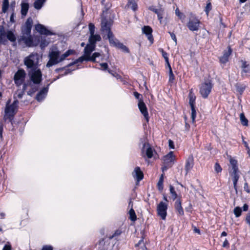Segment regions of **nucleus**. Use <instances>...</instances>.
<instances>
[{
    "label": "nucleus",
    "mask_w": 250,
    "mask_h": 250,
    "mask_svg": "<svg viewBox=\"0 0 250 250\" xmlns=\"http://www.w3.org/2000/svg\"><path fill=\"white\" fill-rule=\"evenodd\" d=\"M74 53V50L69 49L61 55V52L57 48L52 47L50 49L49 52L48 57L49 60L46 64V67H50L56 65L63 61L67 57Z\"/></svg>",
    "instance_id": "obj_1"
},
{
    "label": "nucleus",
    "mask_w": 250,
    "mask_h": 250,
    "mask_svg": "<svg viewBox=\"0 0 250 250\" xmlns=\"http://www.w3.org/2000/svg\"><path fill=\"white\" fill-rule=\"evenodd\" d=\"M40 56L37 53H33L24 59V64L28 70L31 69L39 68Z\"/></svg>",
    "instance_id": "obj_2"
},
{
    "label": "nucleus",
    "mask_w": 250,
    "mask_h": 250,
    "mask_svg": "<svg viewBox=\"0 0 250 250\" xmlns=\"http://www.w3.org/2000/svg\"><path fill=\"white\" fill-rule=\"evenodd\" d=\"M30 81L35 84H39L42 81V73L40 68L31 69L28 70Z\"/></svg>",
    "instance_id": "obj_3"
},
{
    "label": "nucleus",
    "mask_w": 250,
    "mask_h": 250,
    "mask_svg": "<svg viewBox=\"0 0 250 250\" xmlns=\"http://www.w3.org/2000/svg\"><path fill=\"white\" fill-rule=\"evenodd\" d=\"M18 103V101L16 100L11 104L6 105L4 115L5 120L8 119L11 121L13 119L14 115L16 114Z\"/></svg>",
    "instance_id": "obj_4"
},
{
    "label": "nucleus",
    "mask_w": 250,
    "mask_h": 250,
    "mask_svg": "<svg viewBox=\"0 0 250 250\" xmlns=\"http://www.w3.org/2000/svg\"><path fill=\"white\" fill-rule=\"evenodd\" d=\"M200 24V20L195 16L191 15L187 22V26L190 31L194 32L199 30Z\"/></svg>",
    "instance_id": "obj_5"
},
{
    "label": "nucleus",
    "mask_w": 250,
    "mask_h": 250,
    "mask_svg": "<svg viewBox=\"0 0 250 250\" xmlns=\"http://www.w3.org/2000/svg\"><path fill=\"white\" fill-rule=\"evenodd\" d=\"M213 84L210 81H206L202 83L200 87V93L202 97L206 99L207 98L211 92Z\"/></svg>",
    "instance_id": "obj_6"
},
{
    "label": "nucleus",
    "mask_w": 250,
    "mask_h": 250,
    "mask_svg": "<svg viewBox=\"0 0 250 250\" xmlns=\"http://www.w3.org/2000/svg\"><path fill=\"white\" fill-rule=\"evenodd\" d=\"M26 77V73L23 69H19L15 74L14 81L17 86H20L24 83H23Z\"/></svg>",
    "instance_id": "obj_7"
},
{
    "label": "nucleus",
    "mask_w": 250,
    "mask_h": 250,
    "mask_svg": "<svg viewBox=\"0 0 250 250\" xmlns=\"http://www.w3.org/2000/svg\"><path fill=\"white\" fill-rule=\"evenodd\" d=\"M167 204L166 203L162 201L157 205V214L163 220L166 219L167 215Z\"/></svg>",
    "instance_id": "obj_8"
},
{
    "label": "nucleus",
    "mask_w": 250,
    "mask_h": 250,
    "mask_svg": "<svg viewBox=\"0 0 250 250\" xmlns=\"http://www.w3.org/2000/svg\"><path fill=\"white\" fill-rule=\"evenodd\" d=\"M101 56V54L99 52H95L94 53L92 56H89L88 58H84V57H80L78 59L76 60L74 62L70 63L68 64L69 66H70L72 65L75 64L78 62H82L84 61H91L93 62H96V58L99 57Z\"/></svg>",
    "instance_id": "obj_9"
},
{
    "label": "nucleus",
    "mask_w": 250,
    "mask_h": 250,
    "mask_svg": "<svg viewBox=\"0 0 250 250\" xmlns=\"http://www.w3.org/2000/svg\"><path fill=\"white\" fill-rule=\"evenodd\" d=\"M148 9L154 12L157 15L158 20L161 23L165 14L164 8L161 6L156 7L152 5L148 7Z\"/></svg>",
    "instance_id": "obj_10"
},
{
    "label": "nucleus",
    "mask_w": 250,
    "mask_h": 250,
    "mask_svg": "<svg viewBox=\"0 0 250 250\" xmlns=\"http://www.w3.org/2000/svg\"><path fill=\"white\" fill-rule=\"evenodd\" d=\"M142 153L143 156L146 155L148 158H151L153 156V150L147 143H144L142 148Z\"/></svg>",
    "instance_id": "obj_11"
},
{
    "label": "nucleus",
    "mask_w": 250,
    "mask_h": 250,
    "mask_svg": "<svg viewBox=\"0 0 250 250\" xmlns=\"http://www.w3.org/2000/svg\"><path fill=\"white\" fill-rule=\"evenodd\" d=\"M138 105L140 112L144 116L145 119L147 122H148L149 116L146 104L142 100H140L139 101Z\"/></svg>",
    "instance_id": "obj_12"
},
{
    "label": "nucleus",
    "mask_w": 250,
    "mask_h": 250,
    "mask_svg": "<svg viewBox=\"0 0 250 250\" xmlns=\"http://www.w3.org/2000/svg\"><path fill=\"white\" fill-rule=\"evenodd\" d=\"M33 24V20L31 18H29L26 21L22 29V34L26 35H30Z\"/></svg>",
    "instance_id": "obj_13"
},
{
    "label": "nucleus",
    "mask_w": 250,
    "mask_h": 250,
    "mask_svg": "<svg viewBox=\"0 0 250 250\" xmlns=\"http://www.w3.org/2000/svg\"><path fill=\"white\" fill-rule=\"evenodd\" d=\"M111 23L106 19H104L102 20L101 22V30L107 35H109L110 33H112L110 29Z\"/></svg>",
    "instance_id": "obj_14"
},
{
    "label": "nucleus",
    "mask_w": 250,
    "mask_h": 250,
    "mask_svg": "<svg viewBox=\"0 0 250 250\" xmlns=\"http://www.w3.org/2000/svg\"><path fill=\"white\" fill-rule=\"evenodd\" d=\"M132 175L137 182H139L144 178L143 172L139 167H135L134 170L132 172Z\"/></svg>",
    "instance_id": "obj_15"
},
{
    "label": "nucleus",
    "mask_w": 250,
    "mask_h": 250,
    "mask_svg": "<svg viewBox=\"0 0 250 250\" xmlns=\"http://www.w3.org/2000/svg\"><path fill=\"white\" fill-rule=\"evenodd\" d=\"M175 156L173 155V151H170L164 157V163L168 167H171L173 164Z\"/></svg>",
    "instance_id": "obj_16"
},
{
    "label": "nucleus",
    "mask_w": 250,
    "mask_h": 250,
    "mask_svg": "<svg viewBox=\"0 0 250 250\" xmlns=\"http://www.w3.org/2000/svg\"><path fill=\"white\" fill-rule=\"evenodd\" d=\"M152 29L149 26H144L142 28V32L146 35L148 40L151 43L153 42V37L152 35Z\"/></svg>",
    "instance_id": "obj_17"
},
{
    "label": "nucleus",
    "mask_w": 250,
    "mask_h": 250,
    "mask_svg": "<svg viewBox=\"0 0 250 250\" xmlns=\"http://www.w3.org/2000/svg\"><path fill=\"white\" fill-rule=\"evenodd\" d=\"M194 166V159L192 155H189L186 161L185 169L187 174L193 168Z\"/></svg>",
    "instance_id": "obj_18"
},
{
    "label": "nucleus",
    "mask_w": 250,
    "mask_h": 250,
    "mask_svg": "<svg viewBox=\"0 0 250 250\" xmlns=\"http://www.w3.org/2000/svg\"><path fill=\"white\" fill-rule=\"evenodd\" d=\"M229 174L232 177L233 187L237 190V184L239 178V170L234 171H229Z\"/></svg>",
    "instance_id": "obj_19"
},
{
    "label": "nucleus",
    "mask_w": 250,
    "mask_h": 250,
    "mask_svg": "<svg viewBox=\"0 0 250 250\" xmlns=\"http://www.w3.org/2000/svg\"><path fill=\"white\" fill-rule=\"evenodd\" d=\"M19 42H23L24 44L28 46H31L33 44V41L31 35H23L21 37Z\"/></svg>",
    "instance_id": "obj_20"
},
{
    "label": "nucleus",
    "mask_w": 250,
    "mask_h": 250,
    "mask_svg": "<svg viewBox=\"0 0 250 250\" xmlns=\"http://www.w3.org/2000/svg\"><path fill=\"white\" fill-rule=\"evenodd\" d=\"M96 45H93L89 43L85 47L84 49V55L82 57H84V58H88L91 55V53L95 50Z\"/></svg>",
    "instance_id": "obj_21"
},
{
    "label": "nucleus",
    "mask_w": 250,
    "mask_h": 250,
    "mask_svg": "<svg viewBox=\"0 0 250 250\" xmlns=\"http://www.w3.org/2000/svg\"><path fill=\"white\" fill-rule=\"evenodd\" d=\"M48 85L46 87H43L38 92L36 96V100L38 101H42L45 98L48 91Z\"/></svg>",
    "instance_id": "obj_22"
},
{
    "label": "nucleus",
    "mask_w": 250,
    "mask_h": 250,
    "mask_svg": "<svg viewBox=\"0 0 250 250\" xmlns=\"http://www.w3.org/2000/svg\"><path fill=\"white\" fill-rule=\"evenodd\" d=\"M36 30L41 34L49 35H51V32L45 28L44 26L41 24H38L35 26Z\"/></svg>",
    "instance_id": "obj_23"
},
{
    "label": "nucleus",
    "mask_w": 250,
    "mask_h": 250,
    "mask_svg": "<svg viewBox=\"0 0 250 250\" xmlns=\"http://www.w3.org/2000/svg\"><path fill=\"white\" fill-rule=\"evenodd\" d=\"M7 42L6 32L4 30L3 26H0V43L5 45Z\"/></svg>",
    "instance_id": "obj_24"
},
{
    "label": "nucleus",
    "mask_w": 250,
    "mask_h": 250,
    "mask_svg": "<svg viewBox=\"0 0 250 250\" xmlns=\"http://www.w3.org/2000/svg\"><path fill=\"white\" fill-rule=\"evenodd\" d=\"M101 40V36L98 34H93L90 35L89 39L88 42L89 43L96 45V43L97 42H99Z\"/></svg>",
    "instance_id": "obj_25"
},
{
    "label": "nucleus",
    "mask_w": 250,
    "mask_h": 250,
    "mask_svg": "<svg viewBox=\"0 0 250 250\" xmlns=\"http://www.w3.org/2000/svg\"><path fill=\"white\" fill-rule=\"evenodd\" d=\"M21 14L22 17H24L27 15L29 10V4L27 2H21Z\"/></svg>",
    "instance_id": "obj_26"
},
{
    "label": "nucleus",
    "mask_w": 250,
    "mask_h": 250,
    "mask_svg": "<svg viewBox=\"0 0 250 250\" xmlns=\"http://www.w3.org/2000/svg\"><path fill=\"white\" fill-rule=\"evenodd\" d=\"M231 53V50L230 47L229 48V50L227 51H225L223 55L220 57V61L223 63H226L229 60V57Z\"/></svg>",
    "instance_id": "obj_27"
},
{
    "label": "nucleus",
    "mask_w": 250,
    "mask_h": 250,
    "mask_svg": "<svg viewBox=\"0 0 250 250\" xmlns=\"http://www.w3.org/2000/svg\"><path fill=\"white\" fill-rule=\"evenodd\" d=\"M175 208L177 213L180 215H184V210L181 205V202L180 200H177L175 203Z\"/></svg>",
    "instance_id": "obj_28"
},
{
    "label": "nucleus",
    "mask_w": 250,
    "mask_h": 250,
    "mask_svg": "<svg viewBox=\"0 0 250 250\" xmlns=\"http://www.w3.org/2000/svg\"><path fill=\"white\" fill-rule=\"evenodd\" d=\"M46 1V0H35L33 6L36 10H40Z\"/></svg>",
    "instance_id": "obj_29"
},
{
    "label": "nucleus",
    "mask_w": 250,
    "mask_h": 250,
    "mask_svg": "<svg viewBox=\"0 0 250 250\" xmlns=\"http://www.w3.org/2000/svg\"><path fill=\"white\" fill-rule=\"evenodd\" d=\"M107 38L109 40L110 45L114 46L119 42L117 39L114 38L113 33H110L109 35H107Z\"/></svg>",
    "instance_id": "obj_30"
},
{
    "label": "nucleus",
    "mask_w": 250,
    "mask_h": 250,
    "mask_svg": "<svg viewBox=\"0 0 250 250\" xmlns=\"http://www.w3.org/2000/svg\"><path fill=\"white\" fill-rule=\"evenodd\" d=\"M189 104L190 107L195 106L196 96L192 93V90H191L189 93Z\"/></svg>",
    "instance_id": "obj_31"
},
{
    "label": "nucleus",
    "mask_w": 250,
    "mask_h": 250,
    "mask_svg": "<svg viewBox=\"0 0 250 250\" xmlns=\"http://www.w3.org/2000/svg\"><path fill=\"white\" fill-rule=\"evenodd\" d=\"M229 162L231 166V169L230 171L238 170L237 160L230 157Z\"/></svg>",
    "instance_id": "obj_32"
},
{
    "label": "nucleus",
    "mask_w": 250,
    "mask_h": 250,
    "mask_svg": "<svg viewBox=\"0 0 250 250\" xmlns=\"http://www.w3.org/2000/svg\"><path fill=\"white\" fill-rule=\"evenodd\" d=\"M6 39L11 42H14L16 41V38L12 31L8 30L6 32Z\"/></svg>",
    "instance_id": "obj_33"
},
{
    "label": "nucleus",
    "mask_w": 250,
    "mask_h": 250,
    "mask_svg": "<svg viewBox=\"0 0 250 250\" xmlns=\"http://www.w3.org/2000/svg\"><path fill=\"white\" fill-rule=\"evenodd\" d=\"M159 51L161 53L162 56L165 59V62L167 64V66L170 65L169 60H168V54L165 52L163 48H159Z\"/></svg>",
    "instance_id": "obj_34"
},
{
    "label": "nucleus",
    "mask_w": 250,
    "mask_h": 250,
    "mask_svg": "<svg viewBox=\"0 0 250 250\" xmlns=\"http://www.w3.org/2000/svg\"><path fill=\"white\" fill-rule=\"evenodd\" d=\"M167 67L169 68V73H168V82L170 83H174V81L175 79L174 75L173 73L172 68L171 67V66H167Z\"/></svg>",
    "instance_id": "obj_35"
},
{
    "label": "nucleus",
    "mask_w": 250,
    "mask_h": 250,
    "mask_svg": "<svg viewBox=\"0 0 250 250\" xmlns=\"http://www.w3.org/2000/svg\"><path fill=\"white\" fill-rule=\"evenodd\" d=\"M28 86L27 83H24L22 86V90L18 91L16 94V97H18V98H21L22 97V96L24 94V91L26 90Z\"/></svg>",
    "instance_id": "obj_36"
},
{
    "label": "nucleus",
    "mask_w": 250,
    "mask_h": 250,
    "mask_svg": "<svg viewBox=\"0 0 250 250\" xmlns=\"http://www.w3.org/2000/svg\"><path fill=\"white\" fill-rule=\"evenodd\" d=\"M127 5L133 11H136L138 8L137 4L135 0H128Z\"/></svg>",
    "instance_id": "obj_37"
},
{
    "label": "nucleus",
    "mask_w": 250,
    "mask_h": 250,
    "mask_svg": "<svg viewBox=\"0 0 250 250\" xmlns=\"http://www.w3.org/2000/svg\"><path fill=\"white\" fill-rule=\"evenodd\" d=\"M129 219L132 221H135L137 219V217L136 213L135 212V211L132 208H131V209L129 211Z\"/></svg>",
    "instance_id": "obj_38"
},
{
    "label": "nucleus",
    "mask_w": 250,
    "mask_h": 250,
    "mask_svg": "<svg viewBox=\"0 0 250 250\" xmlns=\"http://www.w3.org/2000/svg\"><path fill=\"white\" fill-rule=\"evenodd\" d=\"M240 120L241 121V124L244 126L248 125V120L245 117L244 114L243 113H241L240 115Z\"/></svg>",
    "instance_id": "obj_39"
},
{
    "label": "nucleus",
    "mask_w": 250,
    "mask_h": 250,
    "mask_svg": "<svg viewBox=\"0 0 250 250\" xmlns=\"http://www.w3.org/2000/svg\"><path fill=\"white\" fill-rule=\"evenodd\" d=\"M9 6L8 0H3L2 5V12L4 13H6Z\"/></svg>",
    "instance_id": "obj_40"
},
{
    "label": "nucleus",
    "mask_w": 250,
    "mask_h": 250,
    "mask_svg": "<svg viewBox=\"0 0 250 250\" xmlns=\"http://www.w3.org/2000/svg\"><path fill=\"white\" fill-rule=\"evenodd\" d=\"M115 46L122 49L123 51L125 52H128L129 51L127 47L120 42H119Z\"/></svg>",
    "instance_id": "obj_41"
},
{
    "label": "nucleus",
    "mask_w": 250,
    "mask_h": 250,
    "mask_svg": "<svg viewBox=\"0 0 250 250\" xmlns=\"http://www.w3.org/2000/svg\"><path fill=\"white\" fill-rule=\"evenodd\" d=\"M163 181H164V175L162 174L160 177L159 180L157 184L158 188L159 190L161 191L163 189Z\"/></svg>",
    "instance_id": "obj_42"
},
{
    "label": "nucleus",
    "mask_w": 250,
    "mask_h": 250,
    "mask_svg": "<svg viewBox=\"0 0 250 250\" xmlns=\"http://www.w3.org/2000/svg\"><path fill=\"white\" fill-rule=\"evenodd\" d=\"M175 14L182 21H183L185 19V16L183 13L180 12L178 8L175 10Z\"/></svg>",
    "instance_id": "obj_43"
},
{
    "label": "nucleus",
    "mask_w": 250,
    "mask_h": 250,
    "mask_svg": "<svg viewBox=\"0 0 250 250\" xmlns=\"http://www.w3.org/2000/svg\"><path fill=\"white\" fill-rule=\"evenodd\" d=\"M170 189V192L172 198L173 200H175L176 199L177 195L175 191V189L174 187L172 186H170L169 187Z\"/></svg>",
    "instance_id": "obj_44"
},
{
    "label": "nucleus",
    "mask_w": 250,
    "mask_h": 250,
    "mask_svg": "<svg viewBox=\"0 0 250 250\" xmlns=\"http://www.w3.org/2000/svg\"><path fill=\"white\" fill-rule=\"evenodd\" d=\"M233 212L235 216L239 217L241 215L242 209L240 207H237L234 208Z\"/></svg>",
    "instance_id": "obj_45"
},
{
    "label": "nucleus",
    "mask_w": 250,
    "mask_h": 250,
    "mask_svg": "<svg viewBox=\"0 0 250 250\" xmlns=\"http://www.w3.org/2000/svg\"><path fill=\"white\" fill-rule=\"evenodd\" d=\"M211 9H212L211 4L210 2L208 1L207 2V5H206V6L205 7V11L207 16L208 15L209 12L211 10Z\"/></svg>",
    "instance_id": "obj_46"
},
{
    "label": "nucleus",
    "mask_w": 250,
    "mask_h": 250,
    "mask_svg": "<svg viewBox=\"0 0 250 250\" xmlns=\"http://www.w3.org/2000/svg\"><path fill=\"white\" fill-rule=\"evenodd\" d=\"M190 107H191V119H192V122L193 123L195 121V119L196 115V112L195 106Z\"/></svg>",
    "instance_id": "obj_47"
},
{
    "label": "nucleus",
    "mask_w": 250,
    "mask_h": 250,
    "mask_svg": "<svg viewBox=\"0 0 250 250\" xmlns=\"http://www.w3.org/2000/svg\"><path fill=\"white\" fill-rule=\"evenodd\" d=\"M214 170L216 173H220L222 171V168L219 163H216L214 165Z\"/></svg>",
    "instance_id": "obj_48"
},
{
    "label": "nucleus",
    "mask_w": 250,
    "mask_h": 250,
    "mask_svg": "<svg viewBox=\"0 0 250 250\" xmlns=\"http://www.w3.org/2000/svg\"><path fill=\"white\" fill-rule=\"evenodd\" d=\"M89 33L90 35H93L94 34L95 32V26L92 23H90L89 24Z\"/></svg>",
    "instance_id": "obj_49"
},
{
    "label": "nucleus",
    "mask_w": 250,
    "mask_h": 250,
    "mask_svg": "<svg viewBox=\"0 0 250 250\" xmlns=\"http://www.w3.org/2000/svg\"><path fill=\"white\" fill-rule=\"evenodd\" d=\"M245 89V87L242 85H236V90L241 94L243 92Z\"/></svg>",
    "instance_id": "obj_50"
},
{
    "label": "nucleus",
    "mask_w": 250,
    "mask_h": 250,
    "mask_svg": "<svg viewBox=\"0 0 250 250\" xmlns=\"http://www.w3.org/2000/svg\"><path fill=\"white\" fill-rule=\"evenodd\" d=\"M100 65L101 66V68L100 69L102 70H105L108 68V65L107 63H101L100 64Z\"/></svg>",
    "instance_id": "obj_51"
},
{
    "label": "nucleus",
    "mask_w": 250,
    "mask_h": 250,
    "mask_svg": "<svg viewBox=\"0 0 250 250\" xmlns=\"http://www.w3.org/2000/svg\"><path fill=\"white\" fill-rule=\"evenodd\" d=\"M242 140H243V143L244 144L245 146L246 147V149H247L248 153L250 154V148L249 146V145H248V144L247 143V142L244 140L243 137H242Z\"/></svg>",
    "instance_id": "obj_52"
},
{
    "label": "nucleus",
    "mask_w": 250,
    "mask_h": 250,
    "mask_svg": "<svg viewBox=\"0 0 250 250\" xmlns=\"http://www.w3.org/2000/svg\"><path fill=\"white\" fill-rule=\"evenodd\" d=\"M168 146L170 149L175 148L174 142L171 140H168Z\"/></svg>",
    "instance_id": "obj_53"
},
{
    "label": "nucleus",
    "mask_w": 250,
    "mask_h": 250,
    "mask_svg": "<svg viewBox=\"0 0 250 250\" xmlns=\"http://www.w3.org/2000/svg\"><path fill=\"white\" fill-rule=\"evenodd\" d=\"M169 33L170 35V37H171L172 40H173L174 41L175 44H177V39H176L175 34L172 32H169Z\"/></svg>",
    "instance_id": "obj_54"
},
{
    "label": "nucleus",
    "mask_w": 250,
    "mask_h": 250,
    "mask_svg": "<svg viewBox=\"0 0 250 250\" xmlns=\"http://www.w3.org/2000/svg\"><path fill=\"white\" fill-rule=\"evenodd\" d=\"M42 250H53V247L50 245H45L42 247Z\"/></svg>",
    "instance_id": "obj_55"
},
{
    "label": "nucleus",
    "mask_w": 250,
    "mask_h": 250,
    "mask_svg": "<svg viewBox=\"0 0 250 250\" xmlns=\"http://www.w3.org/2000/svg\"><path fill=\"white\" fill-rule=\"evenodd\" d=\"M244 190L248 193H250V189L249 187V185H248V184L247 183H245L244 184Z\"/></svg>",
    "instance_id": "obj_56"
},
{
    "label": "nucleus",
    "mask_w": 250,
    "mask_h": 250,
    "mask_svg": "<svg viewBox=\"0 0 250 250\" xmlns=\"http://www.w3.org/2000/svg\"><path fill=\"white\" fill-rule=\"evenodd\" d=\"M15 17V14L14 13V12H13L11 16H10V21L12 23H14L15 22V20H14V18Z\"/></svg>",
    "instance_id": "obj_57"
},
{
    "label": "nucleus",
    "mask_w": 250,
    "mask_h": 250,
    "mask_svg": "<svg viewBox=\"0 0 250 250\" xmlns=\"http://www.w3.org/2000/svg\"><path fill=\"white\" fill-rule=\"evenodd\" d=\"M246 222L250 226V212L248 213L246 216Z\"/></svg>",
    "instance_id": "obj_58"
},
{
    "label": "nucleus",
    "mask_w": 250,
    "mask_h": 250,
    "mask_svg": "<svg viewBox=\"0 0 250 250\" xmlns=\"http://www.w3.org/2000/svg\"><path fill=\"white\" fill-rule=\"evenodd\" d=\"M134 96H135V97L136 99H137L139 100H141V95L140 94H139V93H138L137 92H134Z\"/></svg>",
    "instance_id": "obj_59"
},
{
    "label": "nucleus",
    "mask_w": 250,
    "mask_h": 250,
    "mask_svg": "<svg viewBox=\"0 0 250 250\" xmlns=\"http://www.w3.org/2000/svg\"><path fill=\"white\" fill-rule=\"evenodd\" d=\"M2 250H11V246L9 245H5Z\"/></svg>",
    "instance_id": "obj_60"
},
{
    "label": "nucleus",
    "mask_w": 250,
    "mask_h": 250,
    "mask_svg": "<svg viewBox=\"0 0 250 250\" xmlns=\"http://www.w3.org/2000/svg\"><path fill=\"white\" fill-rule=\"evenodd\" d=\"M242 72H244L245 73L250 72V66L246 67V68H243Z\"/></svg>",
    "instance_id": "obj_61"
},
{
    "label": "nucleus",
    "mask_w": 250,
    "mask_h": 250,
    "mask_svg": "<svg viewBox=\"0 0 250 250\" xmlns=\"http://www.w3.org/2000/svg\"><path fill=\"white\" fill-rule=\"evenodd\" d=\"M121 233V231L120 230H116L114 234L112 235V238L114 237V236L119 235Z\"/></svg>",
    "instance_id": "obj_62"
},
{
    "label": "nucleus",
    "mask_w": 250,
    "mask_h": 250,
    "mask_svg": "<svg viewBox=\"0 0 250 250\" xmlns=\"http://www.w3.org/2000/svg\"><path fill=\"white\" fill-rule=\"evenodd\" d=\"M229 243L228 241L226 239L224 241V242H223V247H227L229 246Z\"/></svg>",
    "instance_id": "obj_63"
},
{
    "label": "nucleus",
    "mask_w": 250,
    "mask_h": 250,
    "mask_svg": "<svg viewBox=\"0 0 250 250\" xmlns=\"http://www.w3.org/2000/svg\"><path fill=\"white\" fill-rule=\"evenodd\" d=\"M249 206L247 204H245L243 207V210L246 211L248 210Z\"/></svg>",
    "instance_id": "obj_64"
}]
</instances>
